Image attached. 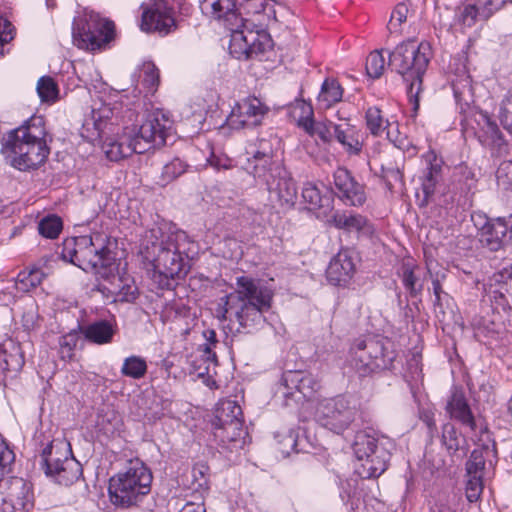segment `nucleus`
<instances>
[{"label": "nucleus", "mask_w": 512, "mask_h": 512, "mask_svg": "<svg viewBox=\"0 0 512 512\" xmlns=\"http://www.w3.org/2000/svg\"><path fill=\"white\" fill-rule=\"evenodd\" d=\"M470 221L477 229L478 240L483 248L500 253L490 259L494 269L488 278L487 286L494 295L497 305L503 310L511 309L507 295L512 296V253L505 254L504 247L509 243L512 229V216L489 218L484 214H470Z\"/></svg>", "instance_id": "nucleus-1"}, {"label": "nucleus", "mask_w": 512, "mask_h": 512, "mask_svg": "<svg viewBox=\"0 0 512 512\" xmlns=\"http://www.w3.org/2000/svg\"><path fill=\"white\" fill-rule=\"evenodd\" d=\"M152 479L151 471L141 460H130L126 469L109 481L111 502L123 507L136 504L150 492Z\"/></svg>", "instance_id": "nucleus-9"}, {"label": "nucleus", "mask_w": 512, "mask_h": 512, "mask_svg": "<svg viewBox=\"0 0 512 512\" xmlns=\"http://www.w3.org/2000/svg\"><path fill=\"white\" fill-rule=\"evenodd\" d=\"M292 116L297 120V124L303 130L311 126V122L314 120V111L310 103L304 100H297L292 105L291 110Z\"/></svg>", "instance_id": "nucleus-42"}, {"label": "nucleus", "mask_w": 512, "mask_h": 512, "mask_svg": "<svg viewBox=\"0 0 512 512\" xmlns=\"http://www.w3.org/2000/svg\"><path fill=\"white\" fill-rule=\"evenodd\" d=\"M138 81L149 92L156 90L159 84V71L153 62H144L138 69Z\"/></svg>", "instance_id": "nucleus-41"}, {"label": "nucleus", "mask_w": 512, "mask_h": 512, "mask_svg": "<svg viewBox=\"0 0 512 512\" xmlns=\"http://www.w3.org/2000/svg\"><path fill=\"white\" fill-rule=\"evenodd\" d=\"M386 444L374 431L356 433L353 452L359 462L356 471L362 478H376L385 472L390 459Z\"/></svg>", "instance_id": "nucleus-10"}, {"label": "nucleus", "mask_w": 512, "mask_h": 512, "mask_svg": "<svg viewBox=\"0 0 512 512\" xmlns=\"http://www.w3.org/2000/svg\"><path fill=\"white\" fill-rule=\"evenodd\" d=\"M212 346L208 343L203 344L202 347V356L199 361L206 364L204 367L199 365L195 368V372L197 373L198 377H204L205 375L209 374V367L211 364H216V354L212 350Z\"/></svg>", "instance_id": "nucleus-54"}, {"label": "nucleus", "mask_w": 512, "mask_h": 512, "mask_svg": "<svg viewBox=\"0 0 512 512\" xmlns=\"http://www.w3.org/2000/svg\"><path fill=\"white\" fill-rule=\"evenodd\" d=\"M477 16L480 17V7L468 4L456 12L455 20L464 27H472L476 22Z\"/></svg>", "instance_id": "nucleus-48"}, {"label": "nucleus", "mask_w": 512, "mask_h": 512, "mask_svg": "<svg viewBox=\"0 0 512 512\" xmlns=\"http://www.w3.org/2000/svg\"><path fill=\"white\" fill-rule=\"evenodd\" d=\"M14 453L8 447L6 442L0 438V482L6 472L9 471L11 464L14 462Z\"/></svg>", "instance_id": "nucleus-57"}, {"label": "nucleus", "mask_w": 512, "mask_h": 512, "mask_svg": "<svg viewBox=\"0 0 512 512\" xmlns=\"http://www.w3.org/2000/svg\"><path fill=\"white\" fill-rule=\"evenodd\" d=\"M269 108L258 98L248 97L232 108L227 124L232 129L253 128L262 123Z\"/></svg>", "instance_id": "nucleus-18"}, {"label": "nucleus", "mask_w": 512, "mask_h": 512, "mask_svg": "<svg viewBox=\"0 0 512 512\" xmlns=\"http://www.w3.org/2000/svg\"><path fill=\"white\" fill-rule=\"evenodd\" d=\"M140 28L145 32L168 34L175 28L172 10L162 1H156L142 12Z\"/></svg>", "instance_id": "nucleus-20"}, {"label": "nucleus", "mask_w": 512, "mask_h": 512, "mask_svg": "<svg viewBox=\"0 0 512 512\" xmlns=\"http://www.w3.org/2000/svg\"><path fill=\"white\" fill-rule=\"evenodd\" d=\"M187 170V165L179 158H174L169 163L165 164L159 178V184L165 186L184 174Z\"/></svg>", "instance_id": "nucleus-43"}, {"label": "nucleus", "mask_w": 512, "mask_h": 512, "mask_svg": "<svg viewBox=\"0 0 512 512\" xmlns=\"http://www.w3.org/2000/svg\"><path fill=\"white\" fill-rule=\"evenodd\" d=\"M246 8L249 14H253L257 17L256 21L245 19L247 26L253 31L263 30L264 26H267L271 21H276V10L274 0H247Z\"/></svg>", "instance_id": "nucleus-29"}, {"label": "nucleus", "mask_w": 512, "mask_h": 512, "mask_svg": "<svg viewBox=\"0 0 512 512\" xmlns=\"http://www.w3.org/2000/svg\"><path fill=\"white\" fill-rule=\"evenodd\" d=\"M115 331L113 324L107 320L95 321L81 328L85 339L98 345L111 343Z\"/></svg>", "instance_id": "nucleus-33"}, {"label": "nucleus", "mask_w": 512, "mask_h": 512, "mask_svg": "<svg viewBox=\"0 0 512 512\" xmlns=\"http://www.w3.org/2000/svg\"><path fill=\"white\" fill-rule=\"evenodd\" d=\"M329 223L334 225L337 229H342L347 232H359L368 223L366 217L360 214L350 212H336L329 219Z\"/></svg>", "instance_id": "nucleus-35"}, {"label": "nucleus", "mask_w": 512, "mask_h": 512, "mask_svg": "<svg viewBox=\"0 0 512 512\" xmlns=\"http://www.w3.org/2000/svg\"><path fill=\"white\" fill-rule=\"evenodd\" d=\"M41 116H32L2 139L1 153L7 162L20 171L37 169L48 158L50 149Z\"/></svg>", "instance_id": "nucleus-4"}, {"label": "nucleus", "mask_w": 512, "mask_h": 512, "mask_svg": "<svg viewBox=\"0 0 512 512\" xmlns=\"http://www.w3.org/2000/svg\"><path fill=\"white\" fill-rule=\"evenodd\" d=\"M383 179L389 190H392L394 184L402 182V173L399 167H383Z\"/></svg>", "instance_id": "nucleus-63"}, {"label": "nucleus", "mask_w": 512, "mask_h": 512, "mask_svg": "<svg viewBox=\"0 0 512 512\" xmlns=\"http://www.w3.org/2000/svg\"><path fill=\"white\" fill-rule=\"evenodd\" d=\"M273 296V291L260 280L237 277L235 291L221 298L223 305L218 309V318L227 320L230 314L242 327L259 323L270 310Z\"/></svg>", "instance_id": "nucleus-5"}, {"label": "nucleus", "mask_w": 512, "mask_h": 512, "mask_svg": "<svg viewBox=\"0 0 512 512\" xmlns=\"http://www.w3.org/2000/svg\"><path fill=\"white\" fill-rule=\"evenodd\" d=\"M207 162L216 170H228L233 167L232 160L226 155H216L215 153H212L207 159Z\"/></svg>", "instance_id": "nucleus-64"}, {"label": "nucleus", "mask_w": 512, "mask_h": 512, "mask_svg": "<svg viewBox=\"0 0 512 512\" xmlns=\"http://www.w3.org/2000/svg\"><path fill=\"white\" fill-rule=\"evenodd\" d=\"M200 7L204 14L224 20L231 32L229 51L233 57L247 60L271 49L270 35L261 29L248 28L247 21L237 13L236 0H202Z\"/></svg>", "instance_id": "nucleus-3"}, {"label": "nucleus", "mask_w": 512, "mask_h": 512, "mask_svg": "<svg viewBox=\"0 0 512 512\" xmlns=\"http://www.w3.org/2000/svg\"><path fill=\"white\" fill-rule=\"evenodd\" d=\"M511 0H479L480 18L488 20Z\"/></svg>", "instance_id": "nucleus-56"}, {"label": "nucleus", "mask_w": 512, "mask_h": 512, "mask_svg": "<svg viewBox=\"0 0 512 512\" xmlns=\"http://www.w3.org/2000/svg\"><path fill=\"white\" fill-rule=\"evenodd\" d=\"M69 451L63 442H51L42 452L45 472L56 478L63 485H70L81 475V466L73 457L68 456Z\"/></svg>", "instance_id": "nucleus-14"}, {"label": "nucleus", "mask_w": 512, "mask_h": 512, "mask_svg": "<svg viewBox=\"0 0 512 512\" xmlns=\"http://www.w3.org/2000/svg\"><path fill=\"white\" fill-rule=\"evenodd\" d=\"M450 419H455L470 431L476 430V421L462 387L454 386L450 396Z\"/></svg>", "instance_id": "nucleus-28"}, {"label": "nucleus", "mask_w": 512, "mask_h": 512, "mask_svg": "<svg viewBox=\"0 0 512 512\" xmlns=\"http://www.w3.org/2000/svg\"><path fill=\"white\" fill-rule=\"evenodd\" d=\"M77 337L74 334L64 335L59 341V353L63 360H71L74 355V349L76 347Z\"/></svg>", "instance_id": "nucleus-58"}, {"label": "nucleus", "mask_w": 512, "mask_h": 512, "mask_svg": "<svg viewBox=\"0 0 512 512\" xmlns=\"http://www.w3.org/2000/svg\"><path fill=\"white\" fill-rule=\"evenodd\" d=\"M359 417L360 411L356 402L344 395L321 400L315 410L317 423L336 434H342Z\"/></svg>", "instance_id": "nucleus-11"}, {"label": "nucleus", "mask_w": 512, "mask_h": 512, "mask_svg": "<svg viewBox=\"0 0 512 512\" xmlns=\"http://www.w3.org/2000/svg\"><path fill=\"white\" fill-rule=\"evenodd\" d=\"M148 255L153 257L154 277L158 275L161 286H169V280L180 278L187 273V263L183 257L186 245V234L174 232L164 234L161 230L152 229L146 236Z\"/></svg>", "instance_id": "nucleus-7"}, {"label": "nucleus", "mask_w": 512, "mask_h": 512, "mask_svg": "<svg viewBox=\"0 0 512 512\" xmlns=\"http://www.w3.org/2000/svg\"><path fill=\"white\" fill-rule=\"evenodd\" d=\"M496 181L498 188L512 191V161H503L497 168Z\"/></svg>", "instance_id": "nucleus-49"}, {"label": "nucleus", "mask_w": 512, "mask_h": 512, "mask_svg": "<svg viewBox=\"0 0 512 512\" xmlns=\"http://www.w3.org/2000/svg\"><path fill=\"white\" fill-rule=\"evenodd\" d=\"M321 389L320 380L303 371H286L282 374L279 390L283 396L295 402L312 399Z\"/></svg>", "instance_id": "nucleus-17"}, {"label": "nucleus", "mask_w": 512, "mask_h": 512, "mask_svg": "<svg viewBox=\"0 0 512 512\" xmlns=\"http://www.w3.org/2000/svg\"><path fill=\"white\" fill-rule=\"evenodd\" d=\"M34 507V495L29 483L16 480L7 499H1L0 512H30Z\"/></svg>", "instance_id": "nucleus-25"}, {"label": "nucleus", "mask_w": 512, "mask_h": 512, "mask_svg": "<svg viewBox=\"0 0 512 512\" xmlns=\"http://www.w3.org/2000/svg\"><path fill=\"white\" fill-rule=\"evenodd\" d=\"M385 69V58L380 51L369 54L366 60V72L371 78H379Z\"/></svg>", "instance_id": "nucleus-47"}, {"label": "nucleus", "mask_w": 512, "mask_h": 512, "mask_svg": "<svg viewBox=\"0 0 512 512\" xmlns=\"http://www.w3.org/2000/svg\"><path fill=\"white\" fill-rule=\"evenodd\" d=\"M208 467L197 464L192 468V489L195 491H206L209 488Z\"/></svg>", "instance_id": "nucleus-50"}, {"label": "nucleus", "mask_w": 512, "mask_h": 512, "mask_svg": "<svg viewBox=\"0 0 512 512\" xmlns=\"http://www.w3.org/2000/svg\"><path fill=\"white\" fill-rule=\"evenodd\" d=\"M441 177V167L438 163L431 164L422 183L423 192L428 197L434 193L436 184Z\"/></svg>", "instance_id": "nucleus-52"}, {"label": "nucleus", "mask_w": 512, "mask_h": 512, "mask_svg": "<svg viewBox=\"0 0 512 512\" xmlns=\"http://www.w3.org/2000/svg\"><path fill=\"white\" fill-rule=\"evenodd\" d=\"M476 184L475 173L465 163L454 167L450 177V202L455 203L456 209L460 210L462 223L472 207Z\"/></svg>", "instance_id": "nucleus-16"}, {"label": "nucleus", "mask_w": 512, "mask_h": 512, "mask_svg": "<svg viewBox=\"0 0 512 512\" xmlns=\"http://www.w3.org/2000/svg\"><path fill=\"white\" fill-rule=\"evenodd\" d=\"M342 96L343 90L340 84L334 79H326L321 86L317 101L321 108L328 109L341 101Z\"/></svg>", "instance_id": "nucleus-37"}, {"label": "nucleus", "mask_w": 512, "mask_h": 512, "mask_svg": "<svg viewBox=\"0 0 512 512\" xmlns=\"http://www.w3.org/2000/svg\"><path fill=\"white\" fill-rule=\"evenodd\" d=\"M248 153L252 157L247 159L245 170L255 178L267 183V179H271V170L279 166L273 162V149L270 141L260 139L258 149Z\"/></svg>", "instance_id": "nucleus-23"}, {"label": "nucleus", "mask_w": 512, "mask_h": 512, "mask_svg": "<svg viewBox=\"0 0 512 512\" xmlns=\"http://www.w3.org/2000/svg\"><path fill=\"white\" fill-rule=\"evenodd\" d=\"M499 119L503 128L512 134V92L502 101Z\"/></svg>", "instance_id": "nucleus-55"}, {"label": "nucleus", "mask_w": 512, "mask_h": 512, "mask_svg": "<svg viewBox=\"0 0 512 512\" xmlns=\"http://www.w3.org/2000/svg\"><path fill=\"white\" fill-rule=\"evenodd\" d=\"M365 124L372 136L380 137L389 128L391 122L383 117L378 107L373 106L369 107L365 112Z\"/></svg>", "instance_id": "nucleus-39"}, {"label": "nucleus", "mask_w": 512, "mask_h": 512, "mask_svg": "<svg viewBox=\"0 0 512 512\" xmlns=\"http://www.w3.org/2000/svg\"><path fill=\"white\" fill-rule=\"evenodd\" d=\"M426 265L427 269L432 277L433 291L435 295V313L440 323H443L445 320V310L443 305L441 304V293H444L442 289V283L446 279V268L442 267L439 264V261L434 258L431 253L426 255Z\"/></svg>", "instance_id": "nucleus-30"}, {"label": "nucleus", "mask_w": 512, "mask_h": 512, "mask_svg": "<svg viewBox=\"0 0 512 512\" xmlns=\"http://www.w3.org/2000/svg\"><path fill=\"white\" fill-rule=\"evenodd\" d=\"M431 57L432 48L426 41H403L389 53V65L402 75L407 84L408 98L415 110L418 109V97L422 91V77Z\"/></svg>", "instance_id": "nucleus-8"}, {"label": "nucleus", "mask_w": 512, "mask_h": 512, "mask_svg": "<svg viewBox=\"0 0 512 512\" xmlns=\"http://www.w3.org/2000/svg\"><path fill=\"white\" fill-rule=\"evenodd\" d=\"M122 375L132 379H141L147 373L146 360L140 356L132 355L124 359L121 367Z\"/></svg>", "instance_id": "nucleus-40"}, {"label": "nucleus", "mask_w": 512, "mask_h": 512, "mask_svg": "<svg viewBox=\"0 0 512 512\" xmlns=\"http://www.w3.org/2000/svg\"><path fill=\"white\" fill-rule=\"evenodd\" d=\"M130 134L136 153L143 154L166 144L173 134V121L162 111L156 110L147 114L140 127L130 131Z\"/></svg>", "instance_id": "nucleus-12"}, {"label": "nucleus", "mask_w": 512, "mask_h": 512, "mask_svg": "<svg viewBox=\"0 0 512 512\" xmlns=\"http://www.w3.org/2000/svg\"><path fill=\"white\" fill-rule=\"evenodd\" d=\"M271 179H267V187L271 195H275L281 206L290 208L297 199V186L290 173L277 166L271 170Z\"/></svg>", "instance_id": "nucleus-22"}, {"label": "nucleus", "mask_w": 512, "mask_h": 512, "mask_svg": "<svg viewBox=\"0 0 512 512\" xmlns=\"http://www.w3.org/2000/svg\"><path fill=\"white\" fill-rule=\"evenodd\" d=\"M38 230L42 236L54 239L62 230V221L58 216H48L39 222Z\"/></svg>", "instance_id": "nucleus-45"}, {"label": "nucleus", "mask_w": 512, "mask_h": 512, "mask_svg": "<svg viewBox=\"0 0 512 512\" xmlns=\"http://www.w3.org/2000/svg\"><path fill=\"white\" fill-rule=\"evenodd\" d=\"M466 482V498L470 503H474L480 499L483 491V479L481 475L467 476Z\"/></svg>", "instance_id": "nucleus-51"}, {"label": "nucleus", "mask_w": 512, "mask_h": 512, "mask_svg": "<svg viewBox=\"0 0 512 512\" xmlns=\"http://www.w3.org/2000/svg\"><path fill=\"white\" fill-rule=\"evenodd\" d=\"M213 426L215 438L223 444L238 442L246 434L243 428L242 409L232 400L218 403Z\"/></svg>", "instance_id": "nucleus-15"}, {"label": "nucleus", "mask_w": 512, "mask_h": 512, "mask_svg": "<svg viewBox=\"0 0 512 512\" xmlns=\"http://www.w3.org/2000/svg\"><path fill=\"white\" fill-rule=\"evenodd\" d=\"M302 197L311 205V209L321 207V194L315 185L307 183L302 190Z\"/></svg>", "instance_id": "nucleus-60"}, {"label": "nucleus", "mask_w": 512, "mask_h": 512, "mask_svg": "<svg viewBox=\"0 0 512 512\" xmlns=\"http://www.w3.org/2000/svg\"><path fill=\"white\" fill-rule=\"evenodd\" d=\"M107 243V236L101 233L68 238L63 242L61 257L98 277H109L116 270V262Z\"/></svg>", "instance_id": "nucleus-6"}, {"label": "nucleus", "mask_w": 512, "mask_h": 512, "mask_svg": "<svg viewBox=\"0 0 512 512\" xmlns=\"http://www.w3.org/2000/svg\"><path fill=\"white\" fill-rule=\"evenodd\" d=\"M114 23L95 13L85 14L74 21L73 41L81 49L95 51L105 47L114 36Z\"/></svg>", "instance_id": "nucleus-13"}, {"label": "nucleus", "mask_w": 512, "mask_h": 512, "mask_svg": "<svg viewBox=\"0 0 512 512\" xmlns=\"http://www.w3.org/2000/svg\"><path fill=\"white\" fill-rule=\"evenodd\" d=\"M484 465L483 458L480 455H476V451H473L465 465L467 476L480 475Z\"/></svg>", "instance_id": "nucleus-62"}, {"label": "nucleus", "mask_w": 512, "mask_h": 512, "mask_svg": "<svg viewBox=\"0 0 512 512\" xmlns=\"http://www.w3.org/2000/svg\"><path fill=\"white\" fill-rule=\"evenodd\" d=\"M333 125L331 121L329 122H315L314 120L311 122V126L309 128H305L304 131L310 136H317L323 143H330L332 140V130Z\"/></svg>", "instance_id": "nucleus-46"}, {"label": "nucleus", "mask_w": 512, "mask_h": 512, "mask_svg": "<svg viewBox=\"0 0 512 512\" xmlns=\"http://www.w3.org/2000/svg\"><path fill=\"white\" fill-rule=\"evenodd\" d=\"M278 450L283 456H288L296 447V435L292 430L275 435Z\"/></svg>", "instance_id": "nucleus-53"}, {"label": "nucleus", "mask_w": 512, "mask_h": 512, "mask_svg": "<svg viewBox=\"0 0 512 512\" xmlns=\"http://www.w3.org/2000/svg\"><path fill=\"white\" fill-rule=\"evenodd\" d=\"M334 136L349 154L357 155L361 152L363 143L360 133L349 122L333 125Z\"/></svg>", "instance_id": "nucleus-31"}, {"label": "nucleus", "mask_w": 512, "mask_h": 512, "mask_svg": "<svg viewBox=\"0 0 512 512\" xmlns=\"http://www.w3.org/2000/svg\"><path fill=\"white\" fill-rule=\"evenodd\" d=\"M409 0L399 2L392 10L386 29L389 36L399 37L403 33V25L413 17Z\"/></svg>", "instance_id": "nucleus-34"}, {"label": "nucleus", "mask_w": 512, "mask_h": 512, "mask_svg": "<svg viewBox=\"0 0 512 512\" xmlns=\"http://www.w3.org/2000/svg\"><path fill=\"white\" fill-rule=\"evenodd\" d=\"M457 222L460 223L459 233L455 235V228H452L451 235L455 236V240L453 243L454 252L458 255H466L467 252L471 251L473 248V244L475 242L472 233L469 231L470 228V219L465 218V222L461 221V213L459 216H455Z\"/></svg>", "instance_id": "nucleus-36"}, {"label": "nucleus", "mask_w": 512, "mask_h": 512, "mask_svg": "<svg viewBox=\"0 0 512 512\" xmlns=\"http://www.w3.org/2000/svg\"><path fill=\"white\" fill-rule=\"evenodd\" d=\"M103 282H99L97 289L103 296L111 302H133L138 295V289L132 278L120 276L117 269L111 272L109 277H99Z\"/></svg>", "instance_id": "nucleus-19"}, {"label": "nucleus", "mask_w": 512, "mask_h": 512, "mask_svg": "<svg viewBox=\"0 0 512 512\" xmlns=\"http://www.w3.org/2000/svg\"><path fill=\"white\" fill-rule=\"evenodd\" d=\"M46 273L38 267L25 269L18 273L15 280V287L20 292H29L41 284Z\"/></svg>", "instance_id": "nucleus-38"}, {"label": "nucleus", "mask_w": 512, "mask_h": 512, "mask_svg": "<svg viewBox=\"0 0 512 512\" xmlns=\"http://www.w3.org/2000/svg\"><path fill=\"white\" fill-rule=\"evenodd\" d=\"M111 115L112 110L106 104H102L99 108H93L91 114L83 122L81 136L91 143L101 142Z\"/></svg>", "instance_id": "nucleus-26"}, {"label": "nucleus", "mask_w": 512, "mask_h": 512, "mask_svg": "<svg viewBox=\"0 0 512 512\" xmlns=\"http://www.w3.org/2000/svg\"><path fill=\"white\" fill-rule=\"evenodd\" d=\"M402 281L411 295H416L420 290V286H417L418 278L415 275L414 269L409 264L403 265Z\"/></svg>", "instance_id": "nucleus-59"}, {"label": "nucleus", "mask_w": 512, "mask_h": 512, "mask_svg": "<svg viewBox=\"0 0 512 512\" xmlns=\"http://www.w3.org/2000/svg\"><path fill=\"white\" fill-rule=\"evenodd\" d=\"M37 92L42 102H54L58 98L57 84L49 76H43L38 80Z\"/></svg>", "instance_id": "nucleus-44"}, {"label": "nucleus", "mask_w": 512, "mask_h": 512, "mask_svg": "<svg viewBox=\"0 0 512 512\" xmlns=\"http://www.w3.org/2000/svg\"><path fill=\"white\" fill-rule=\"evenodd\" d=\"M355 263L349 250H340L332 258L326 271L327 280L336 286L348 283L355 273Z\"/></svg>", "instance_id": "nucleus-27"}, {"label": "nucleus", "mask_w": 512, "mask_h": 512, "mask_svg": "<svg viewBox=\"0 0 512 512\" xmlns=\"http://www.w3.org/2000/svg\"><path fill=\"white\" fill-rule=\"evenodd\" d=\"M456 107L459 110V121L464 133L471 132L481 143L488 147L493 156L502 157L509 153V144L497 123L491 119L487 112L478 110L472 105L473 93L471 77L463 69L457 79H450Z\"/></svg>", "instance_id": "nucleus-2"}, {"label": "nucleus", "mask_w": 512, "mask_h": 512, "mask_svg": "<svg viewBox=\"0 0 512 512\" xmlns=\"http://www.w3.org/2000/svg\"><path fill=\"white\" fill-rule=\"evenodd\" d=\"M382 354L383 347L378 341L358 340L351 348V365L361 376H365L380 367L377 360Z\"/></svg>", "instance_id": "nucleus-21"}, {"label": "nucleus", "mask_w": 512, "mask_h": 512, "mask_svg": "<svg viewBox=\"0 0 512 512\" xmlns=\"http://www.w3.org/2000/svg\"><path fill=\"white\" fill-rule=\"evenodd\" d=\"M133 143L134 140L130 132H124L118 140L106 138L102 144V149L109 160L119 161L132 153H136Z\"/></svg>", "instance_id": "nucleus-32"}, {"label": "nucleus", "mask_w": 512, "mask_h": 512, "mask_svg": "<svg viewBox=\"0 0 512 512\" xmlns=\"http://www.w3.org/2000/svg\"><path fill=\"white\" fill-rule=\"evenodd\" d=\"M334 185L338 191L337 195L346 204L361 206L365 203L364 187L355 181L347 169L340 167L334 172Z\"/></svg>", "instance_id": "nucleus-24"}, {"label": "nucleus", "mask_w": 512, "mask_h": 512, "mask_svg": "<svg viewBox=\"0 0 512 512\" xmlns=\"http://www.w3.org/2000/svg\"><path fill=\"white\" fill-rule=\"evenodd\" d=\"M387 139L392 142L398 149L404 150L408 147L407 137L398 131V124L391 123L386 130Z\"/></svg>", "instance_id": "nucleus-61"}]
</instances>
